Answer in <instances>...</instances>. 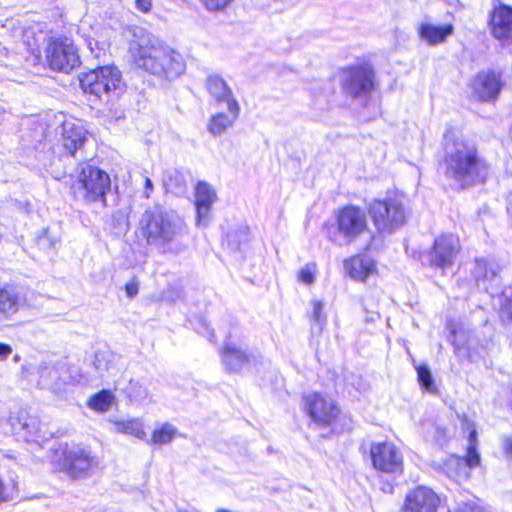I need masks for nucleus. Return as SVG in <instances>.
Listing matches in <instances>:
<instances>
[{
    "label": "nucleus",
    "mask_w": 512,
    "mask_h": 512,
    "mask_svg": "<svg viewBox=\"0 0 512 512\" xmlns=\"http://www.w3.org/2000/svg\"><path fill=\"white\" fill-rule=\"evenodd\" d=\"M442 168L445 178L462 190L483 184L490 171L476 146L462 140L447 141Z\"/></svg>",
    "instance_id": "f257e3e1"
},
{
    "label": "nucleus",
    "mask_w": 512,
    "mask_h": 512,
    "mask_svg": "<svg viewBox=\"0 0 512 512\" xmlns=\"http://www.w3.org/2000/svg\"><path fill=\"white\" fill-rule=\"evenodd\" d=\"M137 231L149 246L160 253L178 254L186 248L183 242L187 234L184 220L160 206L148 208L143 212Z\"/></svg>",
    "instance_id": "f03ea898"
},
{
    "label": "nucleus",
    "mask_w": 512,
    "mask_h": 512,
    "mask_svg": "<svg viewBox=\"0 0 512 512\" xmlns=\"http://www.w3.org/2000/svg\"><path fill=\"white\" fill-rule=\"evenodd\" d=\"M129 51L138 67L161 78L174 79L185 71L183 57L168 46L158 44L142 28L134 30Z\"/></svg>",
    "instance_id": "7ed1b4c3"
},
{
    "label": "nucleus",
    "mask_w": 512,
    "mask_h": 512,
    "mask_svg": "<svg viewBox=\"0 0 512 512\" xmlns=\"http://www.w3.org/2000/svg\"><path fill=\"white\" fill-rule=\"evenodd\" d=\"M60 134L61 137L56 149L59 153L58 161H68V163H65L62 172L65 175L69 170H72L75 162L86 159L84 146L88 141V133L79 121L70 119L63 121Z\"/></svg>",
    "instance_id": "20e7f679"
},
{
    "label": "nucleus",
    "mask_w": 512,
    "mask_h": 512,
    "mask_svg": "<svg viewBox=\"0 0 512 512\" xmlns=\"http://www.w3.org/2000/svg\"><path fill=\"white\" fill-rule=\"evenodd\" d=\"M74 193L87 204H100L106 207V195L111 189V179L107 172L86 165L78 175V181L73 186Z\"/></svg>",
    "instance_id": "39448f33"
},
{
    "label": "nucleus",
    "mask_w": 512,
    "mask_h": 512,
    "mask_svg": "<svg viewBox=\"0 0 512 512\" xmlns=\"http://www.w3.org/2000/svg\"><path fill=\"white\" fill-rule=\"evenodd\" d=\"M369 214L376 229L381 233H391L405 222V210L397 199L374 200L369 204Z\"/></svg>",
    "instance_id": "423d86ee"
},
{
    "label": "nucleus",
    "mask_w": 512,
    "mask_h": 512,
    "mask_svg": "<svg viewBox=\"0 0 512 512\" xmlns=\"http://www.w3.org/2000/svg\"><path fill=\"white\" fill-rule=\"evenodd\" d=\"M120 71L112 66L98 67L80 77V86L85 93L94 95L101 99L103 95H108L120 87Z\"/></svg>",
    "instance_id": "0eeeda50"
},
{
    "label": "nucleus",
    "mask_w": 512,
    "mask_h": 512,
    "mask_svg": "<svg viewBox=\"0 0 512 512\" xmlns=\"http://www.w3.org/2000/svg\"><path fill=\"white\" fill-rule=\"evenodd\" d=\"M337 231L344 243L350 244L368 230L367 216L363 209L347 205L336 215Z\"/></svg>",
    "instance_id": "6e6552de"
},
{
    "label": "nucleus",
    "mask_w": 512,
    "mask_h": 512,
    "mask_svg": "<svg viewBox=\"0 0 512 512\" xmlns=\"http://www.w3.org/2000/svg\"><path fill=\"white\" fill-rule=\"evenodd\" d=\"M95 465V458L91 456L90 451L81 447L65 449L58 462L60 471L72 480L84 479L90 476Z\"/></svg>",
    "instance_id": "1a4fd4ad"
},
{
    "label": "nucleus",
    "mask_w": 512,
    "mask_h": 512,
    "mask_svg": "<svg viewBox=\"0 0 512 512\" xmlns=\"http://www.w3.org/2000/svg\"><path fill=\"white\" fill-rule=\"evenodd\" d=\"M45 54L48 66L55 71L69 73L80 64L77 48L67 38L50 41Z\"/></svg>",
    "instance_id": "9d476101"
},
{
    "label": "nucleus",
    "mask_w": 512,
    "mask_h": 512,
    "mask_svg": "<svg viewBox=\"0 0 512 512\" xmlns=\"http://www.w3.org/2000/svg\"><path fill=\"white\" fill-rule=\"evenodd\" d=\"M342 88L354 98L368 96L374 88V71L369 66L358 65L344 70Z\"/></svg>",
    "instance_id": "9b49d317"
},
{
    "label": "nucleus",
    "mask_w": 512,
    "mask_h": 512,
    "mask_svg": "<svg viewBox=\"0 0 512 512\" xmlns=\"http://www.w3.org/2000/svg\"><path fill=\"white\" fill-rule=\"evenodd\" d=\"M370 456L373 467L383 473L400 475L403 472V455L391 442L371 445Z\"/></svg>",
    "instance_id": "f8f14e48"
},
{
    "label": "nucleus",
    "mask_w": 512,
    "mask_h": 512,
    "mask_svg": "<svg viewBox=\"0 0 512 512\" xmlns=\"http://www.w3.org/2000/svg\"><path fill=\"white\" fill-rule=\"evenodd\" d=\"M459 238L453 234H442L434 241L429 253L431 267L439 268L442 271L452 267L460 252Z\"/></svg>",
    "instance_id": "ddd939ff"
},
{
    "label": "nucleus",
    "mask_w": 512,
    "mask_h": 512,
    "mask_svg": "<svg viewBox=\"0 0 512 512\" xmlns=\"http://www.w3.org/2000/svg\"><path fill=\"white\" fill-rule=\"evenodd\" d=\"M303 402L306 413L320 427L331 425L339 414V409L333 401L319 393L306 394L303 397Z\"/></svg>",
    "instance_id": "4468645a"
},
{
    "label": "nucleus",
    "mask_w": 512,
    "mask_h": 512,
    "mask_svg": "<svg viewBox=\"0 0 512 512\" xmlns=\"http://www.w3.org/2000/svg\"><path fill=\"white\" fill-rule=\"evenodd\" d=\"M502 87L501 73L493 70L479 72L472 81L473 93L481 101L495 100Z\"/></svg>",
    "instance_id": "2eb2a0df"
},
{
    "label": "nucleus",
    "mask_w": 512,
    "mask_h": 512,
    "mask_svg": "<svg viewBox=\"0 0 512 512\" xmlns=\"http://www.w3.org/2000/svg\"><path fill=\"white\" fill-rule=\"evenodd\" d=\"M217 200L214 188L207 182L200 181L195 188L196 224L207 226L211 220V209Z\"/></svg>",
    "instance_id": "dca6fc26"
},
{
    "label": "nucleus",
    "mask_w": 512,
    "mask_h": 512,
    "mask_svg": "<svg viewBox=\"0 0 512 512\" xmlns=\"http://www.w3.org/2000/svg\"><path fill=\"white\" fill-rule=\"evenodd\" d=\"M438 496L429 488L418 486L405 498L403 512H436Z\"/></svg>",
    "instance_id": "f3484780"
},
{
    "label": "nucleus",
    "mask_w": 512,
    "mask_h": 512,
    "mask_svg": "<svg viewBox=\"0 0 512 512\" xmlns=\"http://www.w3.org/2000/svg\"><path fill=\"white\" fill-rule=\"evenodd\" d=\"M221 361L228 373H240L248 369L255 356L242 350L236 344L227 342L221 349Z\"/></svg>",
    "instance_id": "a211bd4d"
},
{
    "label": "nucleus",
    "mask_w": 512,
    "mask_h": 512,
    "mask_svg": "<svg viewBox=\"0 0 512 512\" xmlns=\"http://www.w3.org/2000/svg\"><path fill=\"white\" fill-rule=\"evenodd\" d=\"M500 266L492 260L476 259L473 271L474 277L479 286L486 292L494 294L500 286Z\"/></svg>",
    "instance_id": "6ab92c4d"
},
{
    "label": "nucleus",
    "mask_w": 512,
    "mask_h": 512,
    "mask_svg": "<svg viewBox=\"0 0 512 512\" xmlns=\"http://www.w3.org/2000/svg\"><path fill=\"white\" fill-rule=\"evenodd\" d=\"M491 31L495 38L508 40L512 38V8L500 6L491 17Z\"/></svg>",
    "instance_id": "aec40b11"
},
{
    "label": "nucleus",
    "mask_w": 512,
    "mask_h": 512,
    "mask_svg": "<svg viewBox=\"0 0 512 512\" xmlns=\"http://www.w3.org/2000/svg\"><path fill=\"white\" fill-rule=\"evenodd\" d=\"M228 113L219 112L211 116L207 130L213 136L222 135L228 128L232 127L234 122L239 116L240 106L238 102L231 101L230 106H227Z\"/></svg>",
    "instance_id": "412c9836"
},
{
    "label": "nucleus",
    "mask_w": 512,
    "mask_h": 512,
    "mask_svg": "<svg viewBox=\"0 0 512 512\" xmlns=\"http://www.w3.org/2000/svg\"><path fill=\"white\" fill-rule=\"evenodd\" d=\"M345 269L351 278L358 281H365L374 273L376 265L371 257L367 255H357L345 261Z\"/></svg>",
    "instance_id": "4be33fe9"
},
{
    "label": "nucleus",
    "mask_w": 512,
    "mask_h": 512,
    "mask_svg": "<svg viewBox=\"0 0 512 512\" xmlns=\"http://www.w3.org/2000/svg\"><path fill=\"white\" fill-rule=\"evenodd\" d=\"M206 88L218 104L226 103L227 106H230L231 101L238 102L227 82L219 75H209L206 79Z\"/></svg>",
    "instance_id": "5701e85b"
},
{
    "label": "nucleus",
    "mask_w": 512,
    "mask_h": 512,
    "mask_svg": "<svg viewBox=\"0 0 512 512\" xmlns=\"http://www.w3.org/2000/svg\"><path fill=\"white\" fill-rule=\"evenodd\" d=\"M453 26L451 24L432 25L430 23H422L419 27V35L430 45H437L444 42L452 33Z\"/></svg>",
    "instance_id": "b1692460"
},
{
    "label": "nucleus",
    "mask_w": 512,
    "mask_h": 512,
    "mask_svg": "<svg viewBox=\"0 0 512 512\" xmlns=\"http://www.w3.org/2000/svg\"><path fill=\"white\" fill-rule=\"evenodd\" d=\"M23 298L12 288L0 289V321L9 319L18 312Z\"/></svg>",
    "instance_id": "393cba45"
},
{
    "label": "nucleus",
    "mask_w": 512,
    "mask_h": 512,
    "mask_svg": "<svg viewBox=\"0 0 512 512\" xmlns=\"http://www.w3.org/2000/svg\"><path fill=\"white\" fill-rule=\"evenodd\" d=\"M118 357L110 350H99L94 355L93 366L100 376L113 374L116 368Z\"/></svg>",
    "instance_id": "a878e982"
},
{
    "label": "nucleus",
    "mask_w": 512,
    "mask_h": 512,
    "mask_svg": "<svg viewBox=\"0 0 512 512\" xmlns=\"http://www.w3.org/2000/svg\"><path fill=\"white\" fill-rule=\"evenodd\" d=\"M112 423L114 432L132 435L141 440L146 438L143 423L139 419L117 420Z\"/></svg>",
    "instance_id": "bb28decb"
},
{
    "label": "nucleus",
    "mask_w": 512,
    "mask_h": 512,
    "mask_svg": "<svg viewBox=\"0 0 512 512\" xmlns=\"http://www.w3.org/2000/svg\"><path fill=\"white\" fill-rule=\"evenodd\" d=\"M250 240V231L247 226H239L231 230L227 236L225 245L233 252L242 251V247Z\"/></svg>",
    "instance_id": "cd10ccee"
},
{
    "label": "nucleus",
    "mask_w": 512,
    "mask_h": 512,
    "mask_svg": "<svg viewBox=\"0 0 512 512\" xmlns=\"http://www.w3.org/2000/svg\"><path fill=\"white\" fill-rule=\"evenodd\" d=\"M41 388L56 391L60 389L59 372L56 368L50 366H41L39 368V382Z\"/></svg>",
    "instance_id": "c85d7f7f"
},
{
    "label": "nucleus",
    "mask_w": 512,
    "mask_h": 512,
    "mask_svg": "<svg viewBox=\"0 0 512 512\" xmlns=\"http://www.w3.org/2000/svg\"><path fill=\"white\" fill-rule=\"evenodd\" d=\"M114 399L115 397L112 392L109 390H101L90 397L88 406L96 412L105 413L111 408Z\"/></svg>",
    "instance_id": "c756f323"
},
{
    "label": "nucleus",
    "mask_w": 512,
    "mask_h": 512,
    "mask_svg": "<svg viewBox=\"0 0 512 512\" xmlns=\"http://www.w3.org/2000/svg\"><path fill=\"white\" fill-rule=\"evenodd\" d=\"M476 442H477V432L475 429H472L469 433V446L467 448V454L464 459L455 458L453 461L457 462V464L465 463V465L473 468L480 463V456L476 450Z\"/></svg>",
    "instance_id": "7c9ffc66"
},
{
    "label": "nucleus",
    "mask_w": 512,
    "mask_h": 512,
    "mask_svg": "<svg viewBox=\"0 0 512 512\" xmlns=\"http://www.w3.org/2000/svg\"><path fill=\"white\" fill-rule=\"evenodd\" d=\"M163 183L167 190L183 191L186 186L184 175L177 169L167 170L163 177Z\"/></svg>",
    "instance_id": "2f4dec72"
},
{
    "label": "nucleus",
    "mask_w": 512,
    "mask_h": 512,
    "mask_svg": "<svg viewBox=\"0 0 512 512\" xmlns=\"http://www.w3.org/2000/svg\"><path fill=\"white\" fill-rule=\"evenodd\" d=\"M177 433V429L169 424H163L159 429L153 432L151 442L156 445H165L170 443Z\"/></svg>",
    "instance_id": "473e14b6"
},
{
    "label": "nucleus",
    "mask_w": 512,
    "mask_h": 512,
    "mask_svg": "<svg viewBox=\"0 0 512 512\" xmlns=\"http://www.w3.org/2000/svg\"><path fill=\"white\" fill-rule=\"evenodd\" d=\"M59 243V237L57 235H53L49 229H45L36 239V245L40 250H44L46 252H50L55 249L56 245Z\"/></svg>",
    "instance_id": "72a5a7b5"
},
{
    "label": "nucleus",
    "mask_w": 512,
    "mask_h": 512,
    "mask_svg": "<svg viewBox=\"0 0 512 512\" xmlns=\"http://www.w3.org/2000/svg\"><path fill=\"white\" fill-rule=\"evenodd\" d=\"M417 377L419 384L424 390L428 392H433L435 390L434 380L427 365H420L417 367Z\"/></svg>",
    "instance_id": "f704fd0d"
},
{
    "label": "nucleus",
    "mask_w": 512,
    "mask_h": 512,
    "mask_svg": "<svg viewBox=\"0 0 512 512\" xmlns=\"http://www.w3.org/2000/svg\"><path fill=\"white\" fill-rule=\"evenodd\" d=\"M316 263L306 264L298 274V279L304 284L311 285L315 281Z\"/></svg>",
    "instance_id": "c9c22d12"
},
{
    "label": "nucleus",
    "mask_w": 512,
    "mask_h": 512,
    "mask_svg": "<svg viewBox=\"0 0 512 512\" xmlns=\"http://www.w3.org/2000/svg\"><path fill=\"white\" fill-rule=\"evenodd\" d=\"M203 6L211 12H218L228 7L233 0H200Z\"/></svg>",
    "instance_id": "e433bc0d"
},
{
    "label": "nucleus",
    "mask_w": 512,
    "mask_h": 512,
    "mask_svg": "<svg viewBox=\"0 0 512 512\" xmlns=\"http://www.w3.org/2000/svg\"><path fill=\"white\" fill-rule=\"evenodd\" d=\"M500 319L504 324H512V298H506L501 305L499 312Z\"/></svg>",
    "instance_id": "4c0bfd02"
},
{
    "label": "nucleus",
    "mask_w": 512,
    "mask_h": 512,
    "mask_svg": "<svg viewBox=\"0 0 512 512\" xmlns=\"http://www.w3.org/2000/svg\"><path fill=\"white\" fill-rule=\"evenodd\" d=\"M313 304V310H312V319L314 322L318 324H322L325 321V315L323 313L324 304L320 300H314L312 302Z\"/></svg>",
    "instance_id": "58836bf2"
},
{
    "label": "nucleus",
    "mask_w": 512,
    "mask_h": 512,
    "mask_svg": "<svg viewBox=\"0 0 512 512\" xmlns=\"http://www.w3.org/2000/svg\"><path fill=\"white\" fill-rule=\"evenodd\" d=\"M21 426H22V429L27 432L28 437H31L32 441H37L36 439L33 438L37 432V426H36L35 420H31L30 423L24 422L21 424Z\"/></svg>",
    "instance_id": "ea45409f"
},
{
    "label": "nucleus",
    "mask_w": 512,
    "mask_h": 512,
    "mask_svg": "<svg viewBox=\"0 0 512 512\" xmlns=\"http://www.w3.org/2000/svg\"><path fill=\"white\" fill-rule=\"evenodd\" d=\"M458 512H483V509L476 503H464L460 506Z\"/></svg>",
    "instance_id": "a19ab883"
},
{
    "label": "nucleus",
    "mask_w": 512,
    "mask_h": 512,
    "mask_svg": "<svg viewBox=\"0 0 512 512\" xmlns=\"http://www.w3.org/2000/svg\"><path fill=\"white\" fill-rule=\"evenodd\" d=\"M125 291L129 298H133L138 293V283L137 282H130L125 285Z\"/></svg>",
    "instance_id": "79ce46f5"
},
{
    "label": "nucleus",
    "mask_w": 512,
    "mask_h": 512,
    "mask_svg": "<svg viewBox=\"0 0 512 512\" xmlns=\"http://www.w3.org/2000/svg\"><path fill=\"white\" fill-rule=\"evenodd\" d=\"M151 5V0H136V7L142 12H148Z\"/></svg>",
    "instance_id": "37998d69"
},
{
    "label": "nucleus",
    "mask_w": 512,
    "mask_h": 512,
    "mask_svg": "<svg viewBox=\"0 0 512 512\" xmlns=\"http://www.w3.org/2000/svg\"><path fill=\"white\" fill-rule=\"evenodd\" d=\"M12 353V348L8 344L0 343V360L6 359Z\"/></svg>",
    "instance_id": "c03bdc74"
},
{
    "label": "nucleus",
    "mask_w": 512,
    "mask_h": 512,
    "mask_svg": "<svg viewBox=\"0 0 512 512\" xmlns=\"http://www.w3.org/2000/svg\"><path fill=\"white\" fill-rule=\"evenodd\" d=\"M504 450H505L506 456L509 458H512V439L511 438L505 439Z\"/></svg>",
    "instance_id": "a18cd8bd"
},
{
    "label": "nucleus",
    "mask_w": 512,
    "mask_h": 512,
    "mask_svg": "<svg viewBox=\"0 0 512 512\" xmlns=\"http://www.w3.org/2000/svg\"><path fill=\"white\" fill-rule=\"evenodd\" d=\"M153 191V183L150 178H145V196L146 198L150 197V193Z\"/></svg>",
    "instance_id": "49530a36"
},
{
    "label": "nucleus",
    "mask_w": 512,
    "mask_h": 512,
    "mask_svg": "<svg viewBox=\"0 0 512 512\" xmlns=\"http://www.w3.org/2000/svg\"><path fill=\"white\" fill-rule=\"evenodd\" d=\"M5 500H6L5 486H4L3 482L0 480V502H3Z\"/></svg>",
    "instance_id": "de8ad7c7"
},
{
    "label": "nucleus",
    "mask_w": 512,
    "mask_h": 512,
    "mask_svg": "<svg viewBox=\"0 0 512 512\" xmlns=\"http://www.w3.org/2000/svg\"><path fill=\"white\" fill-rule=\"evenodd\" d=\"M436 433H437V436H438V438H439V439H440L441 437H445V435H446L445 428L438 426V427L436 428Z\"/></svg>",
    "instance_id": "09e8293b"
},
{
    "label": "nucleus",
    "mask_w": 512,
    "mask_h": 512,
    "mask_svg": "<svg viewBox=\"0 0 512 512\" xmlns=\"http://www.w3.org/2000/svg\"><path fill=\"white\" fill-rule=\"evenodd\" d=\"M344 419L346 420V417H344ZM351 423H352V420H351V418H350V417H348V418H347V423L345 422V424H344V425H345V427H346L347 429H351V428H352Z\"/></svg>",
    "instance_id": "8fccbe9b"
},
{
    "label": "nucleus",
    "mask_w": 512,
    "mask_h": 512,
    "mask_svg": "<svg viewBox=\"0 0 512 512\" xmlns=\"http://www.w3.org/2000/svg\"><path fill=\"white\" fill-rule=\"evenodd\" d=\"M205 329L207 330V335H208L209 337H213V336H214L213 331H211V330L209 329V327H207V326H206V327H205Z\"/></svg>",
    "instance_id": "3c124183"
},
{
    "label": "nucleus",
    "mask_w": 512,
    "mask_h": 512,
    "mask_svg": "<svg viewBox=\"0 0 512 512\" xmlns=\"http://www.w3.org/2000/svg\"><path fill=\"white\" fill-rule=\"evenodd\" d=\"M3 115H4V110H3V108L0 106V121L3 119Z\"/></svg>",
    "instance_id": "603ef678"
},
{
    "label": "nucleus",
    "mask_w": 512,
    "mask_h": 512,
    "mask_svg": "<svg viewBox=\"0 0 512 512\" xmlns=\"http://www.w3.org/2000/svg\"><path fill=\"white\" fill-rule=\"evenodd\" d=\"M55 177L56 178H60L61 177V173H56Z\"/></svg>",
    "instance_id": "864d4df0"
},
{
    "label": "nucleus",
    "mask_w": 512,
    "mask_h": 512,
    "mask_svg": "<svg viewBox=\"0 0 512 512\" xmlns=\"http://www.w3.org/2000/svg\"><path fill=\"white\" fill-rule=\"evenodd\" d=\"M512 209V203H510L508 210Z\"/></svg>",
    "instance_id": "5fc2aeb1"
}]
</instances>
